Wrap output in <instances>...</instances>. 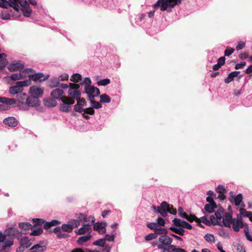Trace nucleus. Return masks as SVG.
<instances>
[{"instance_id": "nucleus-2", "label": "nucleus", "mask_w": 252, "mask_h": 252, "mask_svg": "<svg viewBox=\"0 0 252 252\" xmlns=\"http://www.w3.org/2000/svg\"><path fill=\"white\" fill-rule=\"evenodd\" d=\"M21 235V232L17 228L9 227L4 230L3 233L0 232V243L8 240H12L13 243V239L19 237Z\"/></svg>"}, {"instance_id": "nucleus-63", "label": "nucleus", "mask_w": 252, "mask_h": 252, "mask_svg": "<svg viewBox=\"0 0 252 252\" xmlns=\"http://www.w3.org/2000/svg\"><path fill=\"white\" fill-rule=\"evenodd\" d=\"M157 223L158 224V225H161V226H164L165 224V220L163 219L162 218L158 217L157 219Z\"/></svg>"}, {"instance_id": "nucleus-23", "label": "nucleus", "mask_w": 252, "mask_h": 252, "mask_svg": "<svg viewBox=\"0 0 252 252\" xmlns=\"http://www.w3.org/2000/svg\"><path fill=\"white\" fill-rule=\"evenodd\" d=\"M92 236L91 234H88L85 236H80L77 240V243L79 245H82L84 243L88 241L92 238Z\"/></svg>"}, {"instance_id": "nucleus-35", "label": "nucleus", "mask_w": 252, "mask_h": 252, "mask_svg": "<svg viewBox=\"0 0 252 252\" xmlns=\"http://www.w3.org/2000/svg\"><path fill=\"white\" fill-rule=\"evenodd\" d=\"M233 250L234 252H246L244 247L239 244L234 245Z\"/></svg>"}, {"instance_id": "nucleus-41", "label": "nucleus", "mask_w": 252, "mask_h": 252, "mask_svg": "<svg viewBox=\"0 0 252 252\" xmlns=\"http://www.w3.org/2000/svg\"><path fill=\"white\" fill-rule=\"evenodd\" d=\"M115 230H114L110 235L106 234L105 236V238H104L105 239V241H107L108 242H113L114 240L115 239Z\"/></svg>"}, {"instance_id": "nucleus-34", "label": "nucleus", "mask_w": 252, "mask_h": 252, "mask_svg": "<svg viewBox=\"0 0 252 252\" xmlns=\"http://www.w3.org/2000/svg\"><path fill=\"white\" fill-rule=\"evenodd\" d=\"M20 229L27 230L32 227V224L30 222H20L18 225Z\"/></svg>"}, {"instance_id": "nucleus-1", "label": "nucleus", "mask_w": 252, "mask_h": 252, "mask_svg": "<svg viewBox=\"0 0 252 252\" xmlns=\"http://www.w3.org/2000/svg\"><path fill=\"white\" fill-rule=\"evenodd\" d=\"M17 101L20 109L27 110L30 107H36L40 105L39 100L32 98L25 93H21L17 95Z\"/></svg>"}, {"instance_id": "nucleus-53", "label": "nucleus", "mask_w": 252, "mask_h": 252, "mask_svg": "<svg viewBox=\"0 0 252 252\" xmlns=\"http://www.w3.org/2000/svg\"><path fill=\"white\" fill-rule=\"evenodd\" d=\"M33 222L34 223V225H41L45 222V220L42 219H33Z\"/></svg>"}, {"instance_id": "nucleus-42", "label": "nucleus", "mask_w": 252, "mask_h": 252, "mask_svg": "<svg viewBox=\"0 0 252 252\" xmlns=\"http://www.w3.org/2000/svg\"><path fill=\"white\" fill-rule=\"evenodd\" d=\"M94 230H96V231H98V230H99L100 229H102V228H104L105 229V227L106 226V223H98V222H97V223H94Z\"/></svg>"}, {"instance_id": "nucleus-15", "label": "nucleus", "mask_w": 252, "mask_h": 252, "mask_svg": "<svg viewBox=\"0 0 252 252\" xmlns=\"http://www.w3.org/2000/svg\"><path fill=\"white\" fill-rule=\"evenodd\" d=\"M159 242L164 245L170 246L172 242L173 239L166 234L161 235L158 239Z\"/></svg>"}, {"instance_id": "nucleus-14", "label": "nucleus", "mask_w": 252, "mask_h": 252, "mask_svg": "<svg viewBox=\"0 0 252 252\" xmlns=\"http://www.w3.org/2000/svg\"><path fill=\"white\" fill-rule=\"evenodd\" d=\"M24 66L23 63L19 61L18 62H13L8 64L7 68L10 71H15L23 68Z\"/></svg>"}, {"instance_id": "nucleus-12", "label": "nucleus", "mask_w": 252, "mask_h": 252, "mask_svg": "<svg viewBox=\"0 0 252 252\" xmlns=\"http://www.w3.org/2000/svg\"><path fill=\"white\" fill-rule=\"evenodd\" d=\"M91 231V224H84L79 229L76 230L75 231V232L77 235H80L84 234L86 233H88V234H90Z\"/></svg>"}, {"instance_id": "nucleus-3", "label": "nucleus", "mask_w": 252, "mask_h": 252, "mask_svg": "<svg viewBox=\"0 0 252 252\" xmlns=\"http://www.w3.org/2000/svg\"><path fill=\"white\" fill-rule=\"evenodd\" d=\"M178 3L170 0H158L153 7L155 9L160 7V11H163L167 10L168 7L173 8Z\"/></svg>"}, {"instance_id": "nucleus-59", "label": "nucleus", "mask_w": 252, "mask_h": 252, "mask_svg": "<svg viewBox=\"0 0 252 252\" xmlns=\"http://www.w3.org/2000/svg\"><path fill=\"white\" fill-rule=\"evenodd\" d=\"M245 42L240 41L238 42V45L236 47L237 50L239 51L243 49L245 46Z\"/></svg>"}, {"instance_id": "nucleus-43", "label": "nucleus", "mask_w": 252, "mask_h": 252, "mask_svg": "<svg viewBox=\"0 0 252 252\" xmlns=\"http://www.w3.org/2000/svg\"><path fill=\"white\" fill-rule=\"evenodd\" d=\"M72 227V229L74 228L77 227L80 224V220H71L68 221Z\"/></svg>"}, {"instance_id": "nucleus-26", "label": "nucleus", "mask_w": 252, "mask_h": 252, "mask_svg": "<svg viewBox=\"0 0 252 252\" xmlns=\"http://www.w3.org/2000/svg\"><path fill=\"white\" fill-rule=\"evenodd\" d=\"M79 219L83 218L85 221L89 222L88 224H91V226L95 222V218L93 216L87 217L86 215L80 214Z\"/></svg>"}, {"instance_id": "nucleus-24", "label": "nucleus", "mask_w": 252, "mask_h": 252, "mask_svg": "<svg viewBox=\"0 0 252 252\" xmlns=\"http://www.w3.org/2000/svg\"><path fill=\"white\" fill-rule=\"evenodd\" d=\"M48 86L51 88H54L60 86V79L54 77L50 79L49 81Z\"/></svg>"}, {"instance_id": "nucleus-20", "label": "nucleus", "mask_w": 252, "mask_h": 252, "mask_svg": "<svg viewBox=\"0 0 252 252\" xmlns=\"http://www.w3.org/2000/svg\"><path fill=\"white\" fill-rule=\"evenodd\" d=\"M63 91L62 89H56L54 90L51 93V95L54 98L61 100V98L63 94Z\"/></svg>"}, {"instance_id": "nucleus-56", "label": "nucleus", "mask_w": 252, "mask_h": 252, "mask_svg": "<svg viewBox=\"0 0 252 252\" xmlns=\"http://www.w3.org/2000/svg\"><path fill=\"white\" fill-rule=\"evenodd\" d=\"M157 237V235L155 233H150L145 237V239L146 241H150L154 239H155Z\"/></svg>"}, {"instance_id": "nucleus-50", "label": "nucleus", "mask_w": 252, "mask_h": 252, "mask_svg": "<svg viewBox=\"0 0 252 252\" xmlns=\"http://www.w3.org/2000/svg\"><path fill=\"white\" fill-rule=\"evenodd\" d=\"M22 78V74L21 73H16L12 74L10 76V78L12 80H17L21 79Z\"/></svg>"}, {"instance_id": "nucleus-45", "label": "nucleus", "mask_w": 252, "mask_h": 252, "mask_svg": "<svg viewBox=\"0 0 252 252\" xmlns=\"http://www.w3.org/2000/svg\"><path fill=\"white\" fill-rule=\"evenodd\" d=\"M89 100L91 103L92 107L95 109H99L102 107V105L99 102L93 100V99H90Z\"/></svg>"}, {"instance_id": "nucleus-44", "label": "nucleus", "mask_w": 252, "mask_h": 252, "mask_svg": "<svg viewBox=\"0 0 252 252\" xmlns=\"http://www.w3.org/2000/svg\"><path fill=\"white\" fill-rule=\"evenodd\" d=\"M44 103L45 105L49 107H54L56 105V101L51 98L45 100Z\"/></svg>"}, {"instance_id": "nucleus-64", "label": "nucleus", "mask_w": 252, "mask_h": 252, "mask_svg": "<svg viewBox=\"0 0 252 252\" xmlns=\"http://www.w3.org/2000/svg\"><path fill=\"white\" fill-rule=\"evenodd\" d=\"M210 220L213 225H216L219 223L218 219L214 216H211L210 217Z\"/></svg>"}, {"instance_id": "nucleus-51", "label": "nucleus", "mask_w": 252, "mask_h": 252, "mask_svg": "<svg viewBox=\"0 0 252 252\" xmlns=\"http://www.w3.org/2000/svg\"><path fill=\"white\" fill-rule=\"evenodd\" d=\"M216 191L220 194H224L226 192V190L222 185H219L216 188Z\"/></svg>"}, {"instance_id": "nucleus-37", "label": "nucleus", "mask_w": 252, "mask_h": 252, "mask_svg": "<svg viewBox=\"0 0 252 252\" xmlns=\"http://www.w3.org/2000/svg\"><path fill=\"white\" fill-rule=\"evenodd\" d=\"M62 230L64 232L68 233L71 232L73 230L72 227L70 225V223L68 224H63L62 225Z\"/></svg>"}, {"instance_id": "nucleus-27", "label": "nucleus", "mask_w": 252, "mask_h": 252, "mask_svg": "<svg viewBox=\"0 0 252 252\" xmlns=\"http://www.w3.org/2000/svg\"><path fill=\"white\" fill-rule=\"evenodd\" d=\"M16 100L14 98H9L5 97H0V102L7 105H12L16 103Z\"/></svg>"}, {"instance_id": "nucleus-46", "label": "nucleus", "mask_w": 252, "mask_h": 252, "mask_svg": "<svg viewBox=\"0 0 252 252\" xmlns=\"http://www.w3.org/2000/svg\"><path fill=\"white\" fill-rule=\"evenodd\" d=\"M105 244V239L104 238L99 239L93 243L94 245L103 247Z\"/></svg>"}, {"instance_id": "nucleus-4", "label": "nucleus", "mask_w": 252, "mask_h": 252, "mask_svg": "<svg viewBox=\"0 0 252 252\" xmlns=\"http://www.w3.org/2000/svg\"><path fill=\"white\" fill-rule=\"evenodd\" d=\"M79 85L78 84H73L69 83V88L68 91V94L70 98L77 100L80 97L81 93L79 91Z\"/></svg>"}, {"instance_id": "nucleus-9", "label": "nucleus", "mask_w": 252, "mask_h": 252, "mask_svg": "<svg viewBox=\"0 0 252 252\" xmlns=\"http://www.w3.org/2000/svg\"><path fill=\"white\" fill-rule=\"evenodd\" d=\"M19 0H0V6L7 8L8 6L13 7L16 11H18L19 6L18 5Z\"/></svg>"}, {"instance_id": "nucleus-21", "label": "nucleus", "mask_w": 252, "mask_h": 252, "mask_svg": "<svg viewBox=\"0 0 252 252\" xmlns=\"http://www.w3.org/2000/svg\"><path fill=\"white\" fill-rule=\"evenodd\" d=\"M233 228L236 232H238L240 230V228L243 227V223L241 219L237 220L236 221L235 219L232 222Z\"/></svg>"}, {"instance_id": "nucleus-28", "label": "nucleus", "mask_w": 252, "mask_h": 252, "mask_svg": "<svg viewBox=\"0 0 252 252\" xmlns=\"http://www.w3.org/2000/svg\"><path fill=\"white\" fill-rule=\"evenodd\" d=\"M2 244L1 245V249L0 250V252H7L5 250L13 245V242L12 240H8L5 242H1Z\"/></svg>"}, {"instance_id": "nucleus-62", "label": "nucleus", "mask_w": 252, "mask_h": 252, "mask_svg": "<svg viewBox=\"0 0 252 252\" xmlns=\"http://www.w3.org/2000/svg\"><path fill=\"white\" fill-rule=\"evenodd\" d=\"M19 3V2L18 1V3ZM20 4L21 5V6L23 7V9H24L27 7H29V6H30L29 2H28L26 0H22L20 2Z\"/></svg>"}, {"instance_id": "nucleus-30", "label": "nucleus", "mask_w": 252, "mask_h": 252, "mask_svg": "<svg viewBox=\"0 0 252 252\" xmlns=\"http://www.w3.org/2000/svg\"><path fill=\"white\" fill-rule=\"evenodd\" d=\"M94 113V109L92 107L88 108L86 109H84V111L83 112V116L86 119H89L90 117L88 116L89 115H93Z\"/></svg>"}, {"instance_id": "nucleus-55", "label": "nucleus", "mask_w": 252, "mask_h": 252, "mask_svg": "<svg viewBox=\"0 0 252 252\" xmlns=\"http://www.w3.org/2000/svg\"><path fill=\"white\" fill-rule=\"evenodd\" d=\"M178 214L180 217L182 218H186L187 214L184 212L183 209L181 207H179L178 209Z\"/></svg>"}, {"instance_id": "nucleus-17", "label": "nucleus", "mask_w": 252, "mask_h": 252, "mask_svg": "<svg viewBox=\"0 0 252 252\" xmlns=\"http://www.w3.org/2000/svg\"><path fill=\"white\" fill-rule=\"evenodd\" d=\"M23 90V89L21 88L19 85L17 84V82L16 83V85L10 87L9 90V93L11 94H19V93H21Z\"/></svg>"}, {"instance_id": "nucleus-58", "label": "nucleus", "mask_w": 252, "mask_h": 252, "mask_svg": "<svg viewBox=\"0 0 252 252\" xmlns=\"http://www.w3.org/2000/svg\"><path fill=\"white\" fill-rule=\"evenodd\" d=\"M147 226L151 229H154L155 231L158 225L156 222H150L147 224Z\"/></svg>"}, {"instance_id": "nucleus-13", "label": "nucleus", "mask_w": 252, "mask_h": 252, "mask_svg": "<svg viewBox=\"0 0 252 252\" xmlns=\"http://www.w3.org/2000/svg\"><path fill=\"white\" fill-rule=\"evenodd\" d=\"M233 219L231 213H226L222 218L223 225L226 227L230 228Z\"/></svg>"}, {"instance_id": "nucleus-33", "label": "nucleus", "mask_w": 252, "mask_h": 252, "mask_svg": "<svg viewBox=\"0 0 252 252\" xmlns=\"http://www.w3.org/2000/svg\"><path fill=\"white\" fill-rule=\"evenodd\" d=\"M111 101L110 97L107 94H102L100 96V102L103 103H109Z\"/></svg>"}, {"instance_id": "nucleus-36", "label": "nucleus", "mask_w": 252, "mask_h": 252, "mask_svg": "<svg viewBox=\"0 0 252 252\" xmlns=\"http://www.w3.org/2000/svg\"><path fill=\"white\" fill-rule=\"evenodd\" d=\"M204 239L208 242L214 243L215 242V238L214 235L207 233L204 237Z\"/></svg>"}, {"instance_id": "nucleus-31", "label": "nucleus", "mask_w": 252, "mask_h": 252, "mask_svg": "<svg viewBox=\"0 0 252 252\" xmlns=\"http://www.w3.org/2000/svg\"><path fill=\"white\" fill-rule=\"evenodd\" d=\"M155 233L157 236V235H164L165 234H167L168 231L166 229L164 228H162L159 226H158V227L155 230Z\"/></svg>"}, {"instance_id": "nucleus-7", "label": "nucleus", "mask_w": 252, "mask_h": 252, "mask_svg": "<svg viewBox=\"0 0 252 252\" xmlns=\"http://www.w3.org/2000/svg\"><path fill=\"white\" fill-rule=\"evenodd\" d=\"M20 247L16 250V252H23L26 249H28L32 245L31 240L28 237L24 236L19 240Z\"/></svg>"}, {"instance_id": "nucleus-39", "label": "nucleus", "mask_w": 252, "mask_h": 252, "mask_svg": "<svg viewBox=\"0 0 252 252\" xmlns=\"http://www.w3.org/2000/svg\"><path fill=\"white\" fill-rule=\"evenodd\" d=\"M84 106V104L77 103L74 106V109L75 111L82 113L83 111H84V109L83 108Z\"/></svg>"}, {"instance_id": "nucleus-61", "label": "nucleus", "mask_w": 252, "mask_h": 252, "mask_svg": "<svg viewBox=\"0 0 252 252\" xmlns=\"http://www.w3.org/2000/svg\"><path fill=\"white\" fill-rule=\"evenodd\" d=\"M22 11L23 12L24 16H27L26 14L30 15L32 14V10L30 8L29 6L24 9H22Z\"/></svg>"}, {"instance_id": "nucleus-10", "label": "nucleus", "mask_w": 252, "mask_h": 252, "mask_svg": "<svg viewBox=\"0 0 252 252\" xmlns=\"http://www.w3.org/2000/svg\"><path fill=\"white\" fill-rule=\"evenodd\" d=\"M172 223L176 227H181L182 228H187L189 230L192 228L191 225L187 221L178 218L174 219L172 220Z\"/></svg>"}, {"instance_id": "nucleus-5", "label": "nucleus", "mask_w": 252, "mask_h": 252, "mask_svg": "<svg viewBox=\"0 0 252 252\" xmlns=\"http://www.w3.org/2000/svg\"><path fill=\"white\" fill-rule=\"evenodd\" d=\"M61 100L63 103L60 106V110L64 112L70 111L71 108V105L75 103L74 100L65 96L61 97Z\"/></svg>"}, {"instance_id": "nucleus-11", "label": "nucleus", "mask_w": 252, "mask_h": 252, "mask_svg": "<svg viewBox=\"0 0 252 252\" xmlns=\"http://www.w3.org/2000/svg\"><path fill=\"white\" fill-rule=\"evenodd\" d=\"M30 93L32 98L39 100L38 98L42 96L43 91L41 88L37 86H32L30 88Z\"/></svg>"}, {"instance_id": "nucleus-16", "label": "nucleus", "mask_w": 252, "mask_h": 252, "mask_svg": "<svg viewBox=\"0 0 252 252\" xmlns=\"http://www.w3.org/2000/svg\"><path fill=\"white\" fill-rule=\"evenodd\" d=\"M3 123L11 127H15L17 125V120L13 117H9L5 118L3 120Z\"/></svg>"}, {"instance_id": "nucleus-48", "label": "nucleus", "mask_w": 252, "mask_h": 252, "mask_svg": "<svg viewBox=\"0 0 252 252\" xmlns=\"http://www.w3.org/2000/svg\"><path fill=\"white\" fill-rule=\"evenodd\" d=\"M110 83V80L108 78L101 79L97 82V85L98 86H105Z\"/></svg>"}, {"instance_id": "nucleus-8", "label": "nucleus", "mask_w": 252, "mask_h": 252, "mask_svg": "<svg viewBox=\"0 0 252 252\" xmlns=\"http://www.w3.org/2000/svg\"><path fill=\"white\" fill-rule=\"evenodd\" d=\"M169 205L168 203L165 202H162L159 206L157 207V209L156 207L153 206V209L154 211L156 213H159L162 217H165L167 215V213H168V207Z\"/></svg>"}, {"instance_id": "nucleus-49", "label": "nucleus", "mask_w": 252, "mask_h": 252, "mask_svg": "<svg viewBox=\"0 0 252 252\" xmlns=\"http://www.w3.org/2000/svg\"><path fill=\"white\" fill-rule=\"evenodd\" d=\"M6 55L4 53L0 54V69L3 67L5 63Z\"/></svg>"}, {"instance_id": "nucleus-60", "label": "nucleus", "mask_w": 252, "mask_h": 252, "mask_svg": "<svg viewBox=\"0 0 252 252\" xmlns=\"http://www.w3.org/2000/svg\"><path fill=\"white\" fill-rule=\"evenodd\" d=\"M199 220L203 222V223L208 225H210L211 224L210 221L207 219V218L205 216L200 218Z\"/></svg>"}, {"instance_id": "nucleus-32", "label": "nucleus", "mask_w": 252, "mask_h": 252, "mask_svg": "<svg viewBox=\"0 0 252 252\" xmlns=\"http://www.w3.org/2000/svg\"><path fill=\"white\" fill-rule=\"evenodd\" d=\"M170 229L172 230L174 232L180 235H183L185 233V230L182 228H178L177 227L174 226H172L170 227Z\"/></svg>"}, {"instance_id": "nucleus-29", "label": "nucleus", "mask_w": 252, "mask_h": 252, "mask_svg": "<svg viewBox=\"0 0 252 252\" xmlns=\"http://www.w3.org/2000/svg\"><path fill=\"white\" fill-rule=\"evenodd\" d=\"M239 212L241 215L249 218L250 220L252 221V212H247L245 209L243 208L240 209Z\"/></svg>"}, {"instance_id": "nucleus-18", "label": "nucleus", "mask_w": 252, "mask_h": 252, "mask_svg": "<svg viewBox=\"0 0 252 252\" xmlns=\"http://www.w3.org/2000/svg\"><path fill=\"white\" fill-rule=\"evenodd\" d=\"M229 201L232 203H234L236 206H239L243 201V195L242 193H239L235 197L232 196L231 198H229Z\"/></svg>"}, {"instance_id": "nucleus-25", "label": "nucleus", "mask_w": 252, "mask_h": 252, "mask_svg": "<svg viewBox=\"0 0 252 252\" xmlns=\"http://www.w3.org/2000/svg\"><path fill=\"white\" fill-rule=\"evenodd\" d=\"M216 208H217V204L215 202L206 204L204 207L205 210L209 213L214 212Z\"/></svg>"}, {"instance_id": "nucleus-57", "label": "nucleus", "mask_w": 252, "mask_h": 252, "mask_svg": "<svg viewBox=\"0 0 252 252\" xmlns=\"http://www.w3.org/2000/svg\"><path fill=\"white\" fill-rule=\"evenodd\" d=\"M234 51V49L232 48H227L225 51H224V55L225 56H229L231 55Z\"/></svg>"}, {"instance_id": "nucleus-22", "label": "nucleus", "mask_w": 252, "mask_h": 252, "mask_svg": "<svg viewBox=\"0 0 252 252\" xmlns=\"http://www.w3.org/2000/svg\"><path fill=\"white\" fill-rule=\"evenodd\" d=\"M240 73L239 71H234L231 72L224 80V82L226 84L230 83L234 80V77H237Z\"/></svg>"}, {"instance_id": "nucleus-47", "label": "nucleus", "mask_w": 252, "mask_h": 252, "mask_svg": "<svg viewBox=\"0 0 252 252\" xmlns=\"http://www.w3.org/2000/svg\"><path fill=\"white\" fill-rule=\"evenodd\" d=\"M43 232V230L41 227H38L37 229L33 230L30 233V235L32 236H39Z\"/></svg>"}, {"instance_id": "nucleus-19", "label": "nucleus", "mask_w": 252, "mask_h": 252, "mask_svg": "<svg viewBox=\"0 0 252 252\" xmlns=\"http://www.w3.org/2000/svg\"><path fill=\"white\" fill-rule=\"evenodd\" d=\"M47 77H44V74L42 72H38L33 75H30V79L33 81H37L39 80L40 82L44 81L47 79Z\"/></svg>"}, {"instance_id": "nucleus-38", "label": "nucleus", "mask_w": 252, "mask_h": 252, "mask_svg": "<svg viewBox=\"0 0 252 252\" xmlns=\"http://www.w3.org/2000/svg\"><path fill=\"white\" fill-rule=\"evenodd\" d=\"M81 79L82 76L80 74L75 73L71 77L70 80L72 82L77 83L81 81Z\"/></svg>"}, {"instance_id": "nucleus-52", "label": "nucleus", "mask_w": 252, "mask_h": 252, "mask_svg": "<svg viewBox=\"0 0 252 252\" xmlns=\"http://www.w3.org/2000/svg\"><path fill=\"white\" fill-rule=\"evenodd\" d=\"M185 219L188 220L190 222H192L193 221L198 222V219L197 218V217H196L195 215H190L189 216H188V215H187L186 218H185Z\"/></svg>"}, {"instance_id": "nucleus-40", "label": "nucleus", "mask_w": 252, "mask_h": 252, "mask_svg": "<svg viewBox=\"0 0 252 252\" xmlns=\"http://www.w3.org/2000/svg\"><path fill=\"white\" fill-rule=\"evenodd\" d=\"M29 77L30 78L28 80L17 81V84L21 86L22 88H23V87L29 86L31 84V81L32 80V79H30V75H29Z\"/></svg>"}, {"instance_id": "nucleus-6", "label": "nucleus", "mask_w": 252, "mask_h": 252, "mask_svg": "<svg viewBox=\"0 0 252 252\" xmlns=\"http://www.w3.org/2000/svg\"><path fill=\"white\" fill-rule=\"evenodd\" d=\"M85 93L87 94L89 99H94L100 94L98 88L93 86H87L84 87Z\"/></svg>"}, {"instance_id": "nucleus-54", "label": "nucleus", "mask_w": 252, "mask_h": 252, "mask_svg": "<svg viewBox=\"0 0 252 252\" xmlns=\"http://www.w3.org/2000/svg\"><path fill=\"white\" fill-rule=\"evenodd\" d=\"M170 248L171 249L172 251L173 252H187L183 249L176 248L174 245H170Z\"/></svg>"}]
</instances>
